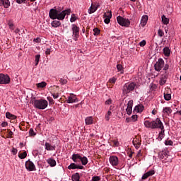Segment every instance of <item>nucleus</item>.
Returning a JSON list of instances; mask_svg holds the SVG:
<instances>
[{
    "mask_svg": "<svg viewBox=\"0 0 181 181\" xmlns=\"http://www.w3.org/2000/svg\"><path fill=\"white\" fill-rule=\"evenodd\" d=\"M71 12V9H66L61 11L57 9L52 8L49 11V15L51 19H58V21H63L66 18V15H70Z\"/></svg>",
    "mask_w": 181,
    "mask_h": 181,
    "instance_id": "obj_1",
    "label": "nucleus"
},
{
    "mask_svg": "<svg viewBox=\"0 0 181 181\" xmlns=\"http://www.w3.org/2000/svg\"><path fill=\"white\" fill-rule=\"evenodd\" d=\"M136 88V83L134 82L127 83L122 87V93L124 95L129 94L131 91H134Z\"/></svg>",
    "mask_w": 181,
    "mask_h": 181,
    "instance_id": "obj_2",
    "label": "nucleus"
},
{
    "mask_svg": "<svg viewBox=\"0 0 181 181\" xmlns=\"http://www.w3.org/2000/svg\"><path fill=\"white\" fill-rule=\"evenodd\" d=\"M47 105H49V103L45 99H39L34 101V107L38 110H46Z\"/></svg>",
    "mask_w": 181,
    "mask_h": 181,
    "instance_id": "obj_3",
    "label": "nucleus"
},
{
    "mask_svg": "<svg viewBox=\"0 0 181 181\" xmlns=\"http://www.w3.org/2000/svg\"><path fill=\"white\" fill-rule=\"evenodd\" d=\"M71 30H72V36L74 37V40H75V42H77L80 36V28L77 26V25L76 24H72Z\"/></svg>",
    "mask_w": 181,
    "mask_h": 181,
    "instance_id": "obj_4",
    "label": "nucleus"
},
{
    "mask_svg": "<svg viewBox=\"0 0 181 181\" xmlns=\"http://www.w3.org/2000/svg\"><path fill=\"white\" fill-rule=\"evenodd\" d=\"M117 21L120 26H124L125 28H128V26L131 25V21H129V19L124 18L122 16H120L117 17Z\"/></svg>",
    "mask_w": 181,
    "mask_h": 181,
    "instance_id": "obj_5",
    "label": "nucleus"
},
{
    "mask_svg": "<svg viewBox=\"0 0 181 181\" xmlns=\"http://www.w3.org/2000/svg\"><path fill=\"white\" fill-rule=\"evenodd\" d=\"M165 66V61H163V59L160 58L158 59V62L154 64V69L156 71H160L162 69H163Z\"/></svg>",
    "mask_w": 181,
    "mask_h": 181,
    "instance_id": "obj_6",
    "label": "nucleus"
},
{
    "mask_svg": "<svg viewBox=\"0 0 181 181\" xmlns=\"http://www.w3.org/2000/svg\"><path fill=\"white\" fill-rule=\"evenodd\" d=\"M11 77L8 74H0V84H9Z\"/></svg>",
    "mask_w": 181,
    "mask_h": 181,
    "instance_id": "obj_7",
    "label": "nucleus"
},
{
    "mask_svg": "<svg viewBox=\"0 0 181 181\" xmlns=\"http://www.w3.org/2000/svg\"><path fill=\"white\" fill-rule=\"evenodd\" d=\"M153 126L154 129H156L158 128H159L160 129H162L165 128L163 127V123H162V121H160V119L159 118H157L156 119L153 120Z\"/></svg>",
    "mask_w": 181,
    "mask_h": 181,
    "instance_id": "obj_8",
    "label": "nucleus"
},
{
    "mask_svg": "<svg viewBox=\"0 0 181 181\" xmlns=\"http://www.w3.org/2000/svg\"><path fill=\"white\" fill-rule=\"evenodd\" d=\"M25 168L29 172H33V170H36V166H35V164L33 163V162L29 160L25 162Z\"/></svg>",
    "mask_w": 181,
    "mask_h": 181,
    "instance_id": "obj_9",
    "label": "nucleus"
},
{
    "mask_svg": "<svg viewBox=\"0 0 181 181\" xmlns=\"http://www.w3.org/2000/svg\"><path fill=\"white\" fill-rule=\"evenodd\" d=\"M103 18H105L104 22L106 25H108L111 22V18H112V13L111 11H107L103 14Z\"/></svg>",
    "mask_w": 181,
    "mask_h": 181,
    "instance_id": "obj_10",
    "label": "nucleus"
},
{
    "mask_svg": "<svg viewBox=\"0 0 181 181\" xmlns=\"http://www.w3.org/2000/svg\"><path fill=\"white\" fill-rule=\"evenodd\" d=\"M109 160L112 166H118V163H119V160H118V157H117V156H110Z\"/></svg>",
    "mask_w": 181,
    "mask_h": 181,
    "instance_id": "obj_11",
    "label": "nucleus"
},
{
    "mask_svg": "<svg viewBox=\"0 0 181 181\" xmlns=\"http://www.w3.org/2000/svg\"><path fill=\"white\" fill-rule=\"evenodd\" d=\"M67 104H73V103H78V99L73 93H71L66 100Z\"/></svg>",
    "mask_w": 181,
    "mask_h": 181,
    "instance_id": "obj_12",
    "label": "nucleus"
},
{
    "mask_svg": "<svg viewBox=\"0 0 181 181\" xmlns=\"http://www.w3.org/2000/svg\"><path fill=\"white\" fill-rule=\"evenodd\" d=\"M168 80V73L165 72L163 74L161 75L159 81L160 86H164L166 84V81Z\"/></svg>",
    "mask_w": 181,
    "mask_h": 181,
    "instance_id": "obj_13",
    "label": "nucleus"
},
{
    "mask_svg": "<svg viewBox=\"0 0 181 181\" xmlns=\"http://www.w3.org/2000/svg\"><path fill=\"white\" fill-rule=\"evenodd\" d=\"M132 105H134V101L129 100L127 103V107L126 109L127 114L131 115L132 114Z\"/></svg>",
    "mask_w": 181,
    "mask_h": 181,
    "instance_id": "obj_14",
    "label": "nucleus"
},
{
    "mask_svg": "<svg viewBox=\"0 0 181 181\" xmlns=\"http://www.w3.org/2000/svg\"><path fill=\"white\" fill-rule=\"evenodd\" d=\"M0 6H4V8H8L11 6V1H9V0H1Z\"/></svg>",
    "mask_w": 181,
    "mask_h": 181,
    "instance_id": "obj_15",
    "label": "nucleus"
},
{
    "mask_svg": "<svg viewBox=\"0 0 181 181\" xmlns=\"http://www.w3.org/2000/svg\"><path fill=\"white\" fill-rule=\"evenodd\" d=\"M144 127H146V128H150L151 129H154L153 121H151V122L149 120L144 121Z\"/></svg>",
    "mask_w": 181,
    "mask_h": 181,
    "instance_id": "obj_16",
    "label": "nucleus"
},
{
    "mask_svg": "<svg viewBox=\"0 0 181 181\" xmlns=\"http://www.w3.org/2000/svg\"><path fill=\"white\" fill-rule=\"evenodd\" d=\"M71 159L75 163L80 162L81 159V156H80V154H73Z\"/></svg>",
    "mask_w": 181,
    "mask_h": 181,
    "instance_id": "obj_17",
    "label": "nucleus"
},
{
    "mask_svg": "<svg viewBox=\"0 0 181 181\" xmlns=\"http://www.w3.org/2000/svg\"><path fill=\"white\" fill-rule=\"evenodd\" d=\"M47 163H48L49 165L51 166V168H54L56 166V160L54 158H48L47 160Z\"/></svg>",
    "mask_w": 181,
    "mask_h": 181,
    "instance_id": "obj_18",
    "label": "nucleus"
},
{
    "mask_svg": "<svg viewBox=\"0 0 181 181\" xmlns=\"http://www.w3.org/2000/svg\"><path fill=\"white\" fill-rule=\"evenodd\" d=\"M45 149L46 151H54L56 149V146H52L50 144L46 142Z\"/></svg>",
    "mask_w": 181,
    "mask_h": 181,
    "instance_id": "obj_19",
    "label": "nucleus"
},
{
    "mask_svg": "<svg viewBox=\"0 0 181 181\" xmlns=\"http://www.w3.org/2000/svg\"><path fill=\"white\" fill-rule=\"evenodd\" d=\"M148 22V16H143L141 20V25L144 28Z\"/></svg>",
    "mask_w": 181,
    "mask_h": 181,
    "instance_id": "obj_20",
    "label": "nucleus"
},
{
    "mask_svg": "<svg viewBox=\"0 0 181 181\" xmlns=\"http://www.w3.org/2000/svg\"><path fill=\"white\" fill-rule=\"evenodd\" d=\"M145 107H144V105H138L134 107V111H136V112H142V111H144Z\"/></svg>",
    "mask_w": 181,
    "mask_h": 181,
    "instance_id": "obj_21",
    "label": "nucleus"
},
{
    "mask_svg": "<svg viewBox=\"0 0 181 181\" xmlns=\"http://www.w3.org/2000/svg\"><path fill=\"white\" fill-rule=\"evenodd\" d=\"M165 138V127L161 129V132L159 133V135L157 138L158 141H160L161 139H163Z\"/></svg>",
    "mask_w": 181,
    "mask_h": 181,
    "instance_id": "obj_22",
    "label": "nucleus"
},
{
    "mask_svg": "<svg viewBox=\"0 0 181 181\" xmlns=\"http://www.w3.org/2000/svg\"><path fill=\"white\" fill-rule=\"evenodd\" d=\"M93 117H88L85 119L86 125H91L93 124Z\"/></svg>",
    "mask_w": 181,
    "mask_h": 181,
    "instance_id": "obj_23",
    "label": "nucleus"
},
{
    "mask_svg": "<svg viewBox=\"0 0 181 181\" xmlns=\"http://www.w3.org/2000/svg\"><path fill=\"white\" fill-rule=\"evenodd\" d=\"M163 53L165 57H169V56H170V49H169V47H164Z\"/></svg>",
    "mask_w": 181,
    "mask_h": 181,
    "instance_id": "obj_24",
    "label": "nucleus"
},
{
    "mask_svg": "<svg viewBox=\"0 0 181 181\" xmlns=\"http://www.w3.org/2000/svg\"><path fill=\"white\" fill-rule=\"evenodd\" d=\"M163 112L166 114V115H169L170 114H172V109L169 107H165L163 108Z\"/></svg>",
    "mask_w": 181,
    "mask_h": 181,
    "instance_id": "obj_25",
    "label": "nucleus"
},
{
    "mask_svg": "<svg viewBox=\"0 0 181 181\" xmlns=\"http://www.w3.org/2000/svg\"><path fill=\"white\" fill-rule=\"evenodd\" d=\"M6 117H7L8 119H16V116L15 115L11 114L9 112L6 113Z\"/></svg>",
    "mask_w": 181,
    "mask_h": 181,
    "instance_id": "obj_26",
    "label": "nucleus"
},
{
    "mask_svg": "<svg viewBox=\"0 0 181 181\" xmlns=\"http://www.w3.org/2000/svg\"><path fill=\"white\" fill-rule=\"evenodd\" d=\"M51 25L52 28H59V26L62 25V23H60L59 21H54L52 22Z\"/></svg>",
    "mask_w": 181,
    "mask_h": 181,
    "instance_id": "obj_27",
    "label": "nucleus"
},
{
    "mask_svg": "<svg viewBox=\"0 0 181 181\" xmlns=\"http://www.w3.org/2000/svg\"><path fill=\"white\" fill-rule=\"evenodd\" d=\"M161 21L164 25H168L169 23V18H166V16L165 15L161 16Z\"/></svg>",
    "mask_w": 181,
    "mask_h": 181,
    "instance_id": "obj_28",
    "label": "nucleus"
},
{
    "mask_svg": "<svg viewBox=\"0 0 181 181\" xmlns=\"http://www.w3.org/2000/svg\"><path fill=\"white\" fill-rule=\"evenodd\" d=\"M81 162L82 165L86 166V165H87L88 163V159L86 156L81 157Z\"/></svg>",
    "mask_w": 181,
    "mask_h": 181,
    "instance_id": "obj_29",
    "label": "nucleus"
},
{
    "mask_svg": "<svg viewBox=\"0 0 181 181\" xmlns=\"http://www.w3.org/2000/svg\"><path fill=\"white\" fill-rule=\"evenodd\" d=\"M46 86H47V83L45 81H42V82L37 83V87L38 88H45V87H46Z\"/></svg>",
    "mask_w": 181,
    "mask_h": 181,
    "instance_id": "obj_30",
    "label": "nucleus"
},
{
    "mask_svg": "<svg viewBox=\"0 0 181 181\" xmlns=\"http://www.w3.org/2000/svg\"><path fill=\"white\" fill-rule=\"evenodd\" d=\"M72 180L73 181H80V174H78V173H76L74 175H73Z\"/></svg>",
    "mask_w": 181,
    "mask_h": 181,
    "instance_id": "obj_31",
    "label": "nucleus"
},
{
    "mask_svg": "<svg viewBox=\"0 0 181 181\" xmlns=\"http://www.w3.org/2000/svg\"><path fill=\"white\" fill-rule=\"evenodd\" d=\"M133 145L135 146L136 149H139L141 146V141L133 140Z\"/></svg>",
    "mask_w": 181,
    "mask_h": 181,
    "instance_id": "obj_32",
    "label": "nucleus"
},
{
    "mask_svg": "<svg viewBox=\"0 0 181 181\" xmlns=\"http://www.w3.org/2000/svg\"><path fill=\"white\" fill-rule=\"evenodd\" d=\"M112 115V112H111V110L107 111V113L105 115V118L106 121H110V117Z\"/></svg>",
    "mask_w": 181,
    "mask_h": 181,
    "instance_id": "obj_33",
    "label": "nucleus"
},
{
    "mask_svg": "<svg viewBox=\"0 0 181 181\" xmlns=\"http://www.w3.org/2000/svg\"><path fill=\"white\" fill-rule=\"evenodd\" d=\"M77 166L78 165L74 163H71L69 166H68V169L69 170H71V169H77Z\"/></svg>",
    "mask_w": 181,
    "mask_h": 181,
    "instance_id": "obj_34",
    "label": "nucleus"
},
{
    "mask_svg": "<svg viewBox=\"0 0 181 181\" xmlns=\"http://www.w3.org/2000/svg\"><path fill=\"white\" fill-rule=\"evenodd\" d=\"M26 156H28V153H26V151H24V152L18 154V158H20V159H25V158H26Z\"/></svg>",
    "mask_w": 181,
    "mask_h": 181,
    "instance_id": "obj_35",
    "label": "nucleus"
},
{
    "mask_svg": "<svg viewBox=\"0 0 181 181\" xmlns=\"http://www.w3.org/2000/svg\"><path fill=\"white\" fill-rule=\"evenodd\" d=\"M117 69L118 71H120L121 74H123L124 73V67H122V65L117 64Z\"/></svg>",
    "mask_w": 181,
    "mask_h": 181,
    "instance_id": "obj_36",
    "label": "nucleus"
},
{
    "mask_svg": "<svg viewBox=\"0 0 181 181\" xmlns=\"http://www.w3.org/2000/svg\"><path fill=\"white\" fill-rule=\"evenodd\" d=\"M164 98L166 101H169L172 98V95L169 93H164Z\"/></svg>",
    "mask_w": 181,
    "mask_h": 181,
    "instance_id": "obj_37",
    "label": "nucleus"
},
{
    "mask_svg": "<svg viewBox=\"0 0 181 181\" xmlns=\"http://www.w3.org/2000/svg\"><path fill=\"white\" fill-rule=\"evenodd\" d=\"M35 66H37V64H39V62L40 60V54L35 55Z\"/></svg>",
    "mask_w": 181,
    "mask_h": 181,
    "instance_id": "obj_38",
    "label": "nucleus"
},
{
    "mask_svg": "<svg viewBox=\"0 0 181 181\" xmlns=\"http://www.w3.org/2000/svg\"><path fill=\"white\" fill-rule=\"evenodd\" d=\"M77 21V16H76V14H71L70 22H76Z\"/></svg>",
    "mask_w": 181,
    "mask_h": 181,
    "instance_id": "obj_39",
    "label": "nucleus"
},
{
    "mask_svg": "<svg viewBox=\"0 0 181 181\" xmlns=\"http://www.w3.org/2000/svg\"><path fill=\"white\" fill-rule=\"evenodd\" d=\"M95 11H97V8L95 7H93V6H91L90 7V8L88 9V13H90V14L94 13V12H95Z\"/></svg>",
    "mask_w": 181,
    "mask_h": 181,
    "instance_id": "obj_40",
    "label": "nucleus"
},
{
    "mask_svg": "<svg viewBox=\"0 0 181 181\" xmlns=\"http://www.w3.org/2000/svg\"><path fill=\"white\" fill-rule=\"evenodd\" d=\"M131 121H132V122H135L136 121L138 120V115H134L131 117L130 118Z\"/></svg>",
    "mask_w": 181,
    "mask_h": 181,
    "instance_id": "obj_41",
    "label": "nucleus"
},
{
    "mask_svg": "<svg viewBox=\"0 0 181 181\" xmlns=\"http://www.w3.org/2000/svg\"><path fill=\"white\" fill-rule=\"evenodd\" d=\"M158 35L160 37H163V35H165V33L161 29H158Z\"/></svg>",
    "mask_w": 181,
    "mask_h": 181,
    "instance_id": "obj_42",
    "label": "nucleus"
},
{
    "mask_svg": "<svg viewBox=\"0 0 181 181\" xmlns=\"http://www.w3.org/2000/svg\"><path fill=\"white\" fill-rule=\"evenodd\" d=\"M165 145L172 146H173V141L172 140H167L165 141Z\"/></svg>",
    "mask_w": 181,
    "mask_h": 181,
    "instance_id": "obj_43",
    "label": "nucleus"
},
{
    "mask_svg": "<svg viewBox=\"0 0 181 181\" xmlns=\"http://www.w3.org/2000/svg\"><path fill=\"white\" fill-rule=\"evenodd\" d=\"M147 173L148 177L149 176H153V175H155V170H150L149 171H148Z\"/></svg>",
    "mask_w": 181,
    "mask_h": 181,
    "instance_id": "obj_44",
    "label": "nucleus"
},
{
    "mask_svg": "<svg viewBox=\"0 0 181 181\" xmlns=\"http://www.w3.org/2000/svg\"><path fill=\"white\" fill-rule=\"evenodd\" d=\"M93 32H94L93 35L95 36H98V34L100 33V30L98 28H95L93 29Z\"/></svg>",
    "mask_w": 181,
    "mask_h": 181,
    "instance_id": "obj_45",
    "label": "nucleus"
},
{
    "mask_svg": "<svg viewBox=\"0 0 181 181\" xmlns=\"http://www.w3.org/2000/svg\"><path fill=\"white\" fill-rule=\"evenodd\" d=\"M146 45V41L145 40H143L139 42V46H141V47H144V46H145Z\"/></svg>",
    "mask_w": 181,
    "mask_h": 181,
    "instance_id": "obj_46",
    "label": "nucleus"
},
{
    "mask_svg": "<svg viewBox=\"0 0 181 181\" xmlns=\"http://www.w3.org/2000/svg\"><path fill=\"white\" fill-rule=\"evenodd\" d=\"M29 134L31 135V136H35V135H36V133L33 129H30Z\"/></svg>",
    "mask_w": 181,
    "mask_h": 181,
    "instance_id": "obj_47",
    "label": "nucleus"
},
{
    "mask_svg": "<svg viewBox=\"0 0 181 181\" xmlns=\"http://www.w3.org/2000/svg\"><path fill=\"white\" fill-rule=\"evenodd\" d=\"M93 181H100L101 180V178L99 176H93L92 177Z\"/></svg>",
    "mask_w": 181,
    "mask_h": 181,
    "instance_id": "obj_48",
    "label": "nucleus"
},
{
    "mask_svg": "<svg viewBox=\"0 0 181 181\" xmlns=\"http://www.w3.org/2000/svg\"><path fill=\"white\" fill-rule=\"evenodd\" d=\"M47 100H48L49 104H54V100H53V98H52V97H47Z\"/></svg>",
    "mask_w": 181,
    "mask_h": 181,
    "instance_id": "obj_49",
    "label": "nucleus"
},
{
    "mask_svg": "<svg viewBox=\"0 0 181 181\" xmlns=\"http://www.w3.org/2000/svg\"><path fill=\"white\" fill-rule=\"evenodd\" d=\"M110 83H111L112 84H115V81H117V78L113 77V78H111L110 80H109Z\"/></svg>",
    "mask_w": 181,
    "mask_h": 181,
    "instance_id": "obj_50",
    "label": "nucleus"
},
{
    "mask_svg": "<svg viewBox=\"0 0 181 181\" xmlns=\"http://www.w3.org/2000/svg\"><path fill=\"white\" fill-rule=\"evenodd\" d=\"M105 104L106 105H110L112 104V100L108 99L107 100L105 101Z\"/></svg>",
    "mask_w": 181,
    "mask_h": 181,
    "instance_id": "obj_51",
    "label": "nucleus"
},
{
    "mask_svg": "<svg viewBox=\"0 0 181 181\" xmlns=\"http://www.w3.org/2000/svg\"><path fill=\"white\" fill-rule=\"evenodd\" d=\"M59 83H61V84H67V80L63 79V78H60Z\"/></svg>",
    "mask_w": 181,
    "mask_h": 181,
    "instance_id": "obj_52",
    "label": "nucleus"
},
{
    "mask_svg": "<svg viewBox=\"0 0 181 181\" xmlns=\"http://www.w3.org/2000/svg\"><path fill=\"white\" fill-rule=\"evenodd\" d=\"M52 95L54 100L59 98V93H52Z\"/></svg>",
    "mask_w": 181,
    "mask_h": 181,
    "instance_id": "obj_53",
    "label": "nucleus"
},
{
    "mask_svg": "<svg viewBox=\"0 0 181 181\" xmlns=\"http://www.w3.org/2000/svg\"><path fill=\"white\" fill-rule=\"evenodd\" d=\"M149 177V175H147V173H144L143 176L141 177L142 180H145V179H148Z\"/></svg>",
    "mask_w": 181,
    "mask_h": 181,
    "instance_id": "obj_54",
    "label": "nucleus"
},
{
    "mask_svg": "<svg viewBox=\"0 0 181 181\" xmlns=\"http://www.w3.org/2000/svg\"><path fill=\"white\" fill-rule=\"evenodd\" d=\"M33 42H35V43H40V42H42V40H40V37H37L33 40Z\"/></svg>",
    "mask_w": 181,
    "mask_h": 181,
    "instance_id": "obj_55",
    "label": "nucleus"
},
{
    "mask_svg": "<svg viewBox=\"0 0 181 181\" xmlns=\"http://www.w3.org/2000/svg\"><path fill=\"white\" fill-rule=\"evenodd\" d=\"M151 89L153 90H156L158 88V86H156V84L155 83H151Z\"/></svg>",
    "mask_w": 181,
    "mask_h": 181,
    "instance_id": "obj_56",
    "label": "nucleus"
},
{
    "mask_svg": "<svg viewBox=\"0 0 181 181\" xmlns=\"http://www.w3.org/2000/svg\"><path fill=\"white\" fill-rule=\"evenodd\" d=\"M8 25L9 26V28L11 30H13V23H12L11 22H8Z\"/></svg>",
    "mask_w": 181,
    "mask_h": 181,
    "instance_id": "obj_57",
    "label": "nucleus"
},
{
    "mask_svg": "<svg viewBox=\"0 0 181 181\" xmlns=\"http://www.w3.org/2000/svg\"><path fill=\"white\" fill-rule=\"evenodd\" d=\"M52 53V49L50 48H47L45 51V54L49 55Z\"/></svg>",
    "mask_w": 181,
    "mask_h": 181,
    "instance_id": "obj_58",
    "label": "nucleus"
},
{
    "mask_svg": "<svg viewBox=\"0 0 181 181\" xmlns=\"http://www.w3.org/2000/svg\"><path fill=\"white\" fill-rule=\"evenodd\" d=\"M11 152L13 155H16V153H18V149L13 148Z\"/></svg>",
    "mask_w": 181,
    "mask_h": 181,
    "instance_id": "obj_59",
    "label": "nucleus"
},
{
    "mask_svg": "<svg viewBox=\"0 0 181 181\" xmlns=\"http://www.w3.org/2000/svg\"><path fill=\"white\" fill-rule=\"evenodd\" d=\"M112 142L115 146H118V145H119L118 140H113Z\"/></svg>",
    "mask_w": 181,
    "mask_h": 181,
    "instance_id": "obj_60",
    "label": "nucleus"
},
{
    "mask_svg": "<svg viewBox=\"0 0 181 181\" xmlns=\"http://www.w3.org/2000/svg\"><path fill=\"white\" fill-rule=\"evenodd\" d=\"M17 4H23L26 0H16Z\"/></svg>",
    "mask_w": 181,
    "mask_h": 181,
    "instance_id": "obj_61",
    "label": "nucleus"
},
{
    "mask_svg": "<svg viewBox=\"0 0 181 181\" xmlns=\"http://www.w3.org/2000/svg\"><path fill=\"white\" fill-rule=\"evenodd\" d=\"M7 126H8V122H3L1 123V127H7Z\"/></svg>",
    "mask_w": 181,
    "mask_h": 181,
    "instance_id": "obj_62",
    "label": "nucleus"
},
{
    "mask_svg": "<svg viewBox=\"0 0 181 181\" xmlns=\"http://www.w3.org/2000/svg\"><path fill=\"white\" fill-rule=\"evenodd\" d=\"M168 69H169V65L165 64V65L164 66L163 70L166 71V70H168Z\"/></svg>",
    "mask_w": 181,
    "mask_h": 181,
    "instance_id": "obj_63",
    "label": "nucleus"
},
{
    "mask_svg": "<svg viewBox=\"0 0 181 181\" xmlns=\"http://www.w3.org/2000/svg\"><path fill=\"white\" fill-rule=\"evenodd\" d=\"M137 158H139V156H142V154L141 153V150H139L136 155Z\"/></svg>",
    "mask_w": 181,
    "mask_h": 181,
    "instance_id": "obj_64",
    "label": "nucleus"
}]
</instances>
